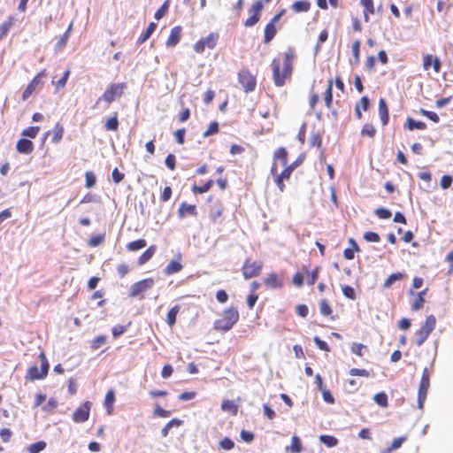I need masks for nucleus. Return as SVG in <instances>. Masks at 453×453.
<instances>
[{"instance_id":"f257e3e1","label":"nucleus","mask_w":453,"mask_h":453,"mask_svg":"<svg viewBox=\"0 0 453 453\" xmlns=\"http://www.w3.org/2000/svg\"><path fill=\"white\" fill-rule=\"evenodd\" d=\"M127 88V84L126 82L110 83L103 95L96 100L94 108H96L101 101H104L108 105L111 104L118 98H120Z\"/></svg>"},{"instance_id":"f03ea898","label":"nucleus","mask_w":453,"mask_h":453,"mask_svg":"<svg viewBox=\"0 0 453 453\" xmlns=\"http://www.w3.org/2000/svg\"><path fill=\"white\" fill-rule=\"evenodd\" d=\"M155 284L153 278L142 279L134 283L129 289L128 296L131 298H139L140 300L144 299V294L151 289Z\"/></svg>"},{"instance_id":"7ed1b4c3","label":"nucleus","mask_w":453,"mask_h":453,"mask_svg":"<svg viewBox=\"0 0 453 453\" xmlns=\"http://www.w3.org/2000/svg\"><path fill=\"white\" fill-rule=\"evenodd\" d=\"M272 65L275 85L278 87L284 85L285 80L291 76L293 69L292 63H283L282 72H280V64L278 59H274Z\"/></svg>"},{"instance_id":"20e7f679","label":"nucleus","mask_w":453,"mask_h":453,"mask_svg":"<svg viewBox=\"0 0 453 453\" xmlns=\"http://www.w3.org/2000/svg\"><path fill=\"white\" fill-rule=\"evenodd\" d=\"M48 75L46 69L40 71L27 85L25 89L22 92L21 99L22 101H27L33 93L40 87L43 85V79H45Z\"/></svg>"},{"instance_id":"39448f33","label":"nucleus","mask_w":453,"mask_h":453,"mask_svg":"<svg viewBox=\"0 0 453 453\" xmlns=\"http://www.w3.org/2000/svg\"><path fill=\"white\" fill-rule=\"evenodd\" d=\"M436 325V319L434 315L426 317L424 325L417 332L416 344L421 346L427 339L429 334L433 332Z\"/></svg>"},{"instance_id":"423d86ee","label":"nucleus","mask_w":453,"mask_h":453,"mask_svg":"<svg viewBox=\"0 0 453 453\" xmlns=\"http://www.w3.org/2000/svg\"><path fill=\"white\" fill-rule=\"evenodd\" d=\"M219 39V35L216 32H211L207 36L200 38L193 46L196 53H203L206 48L212 50L216 47Z\"/></svg>"},{"instance_id":"0eeeda50","label":"nucleus","mask_w":453,"mask_h":453,"mask_svg":"<svg viewBox=\"0 0 453 453\" xmlns=\"http://www.w3.org/2000/svg\"><path fill=\"white\" fill-rule=\"evenodd\" d=\"M238 82L243 88L245 93H250L255 90V75L251 72L243 67L238 72Z\"/></svg>"},{"instance_id":"6e6552de","label":"nucleus","mask_w":453,"mask_h":453,"mask_svg":"<svg viewBox=\"0 0 453 453\" xmlns=\"http://www.w3.org/2000/svg\"><path fill=\"white\" fill-rule=\"evenodd\" d=\"M92 402L87 400L81 403L73 411L72 419L74 423L81 424L88 420L92 408Z\"/></svg>"},{"instance_id":"1a4fd4ad","label":"nucleus","mask_w":453,"mask_h":453,"mask_svg":"<svg viewBox=\"0 0 453 453\" xmlns=\"http://www.w3.org/2000/svg\"><path fill=\"white\" fill-rule=\"evenodd\" d=\"M181 253L178 252L174 258H173L165 267L164 273L165 275H173L180 272L183 268V265L181 264Z\"/></svg>"},{"instance_id":"9d476101","label":"nucleus","mask_w":453,"mask_h":453,"mask_svg":"<svg viewBox=\"0 0 453 453\" xmlns=\"http://www.w3.org/2000/svg\"><path fill=\"white\" fill-rule=\"evenodd\" d=\"M182 36V27L181 26H175L173 27L171 31L170 35L165 42V46L168 49H172L176 47L179 42H180Z\"/></svg>"},{"instance_id":"9b49d317","label":"nucleus","mask_w":453,"mask_h":453,"mask_svg":"<svg viewBox=\"0 0 453 453\" xmlns=\"http://www.w3.org/2000/svg\"><path fill=\"white\" fill-rule=\"evenodd\" d=\"M15 149L19 154L30 155L34 151L35 144L30 139L20 137L16 142Z\"/></svg>"},{"instance_id":"f8f14e48","label":"nucleus","mask_w":453,"mask_h":453,"mask_svg":"<svg viewBox=\"0 0 453 453\" xmlns=\"http://www.w3.org/2000/svg\"><path fill=\"white\" fill-rule=\"evenodd\" d=\"M179 219H182L187 216H197V209L196 204H189L187 202L183 201L178 209L177 211Z\"/></svg>"},{"instance_id":"ddd939ff","label":"nucleus","mask_w":453,"mask_h":453,"mask_svg":"<svg viewBox=\"0 0 453 453\" xmlns=\"http://www.w3.org/2000/svg\"><path fill=\"white\" fill-rule=\"evenodd\" d=\"M430 386V380L421 379L418 391V407L423 409Z\"/></svg>"},{"instance_id":"4468645a","label":"nucleus","mask_w":453,"mask_h":453,"mask_svg":"<svg viewBox=\"0 0 453 453\" xmlns=\"http://www.w3.org/2000/svg\"><path fill=\"white\" fill-rule=\"evenodd\" d=\"M48 375L41 373V369L38 368L37 364L31 365L25 375L26 381H35L44 380Z\"/></svg>"},{"instance_id":"2eb2a0df","label":"nucleus","mask_w":453,"mask_h":453,"mask_svg":"<svg viewBox=\"0 0 453 453\" xmlns=\"http://www.w3.org/2000/svg\"><path fill=\"white\" fill-rule=\"evenodd\" d=\"M115 401L116 392L112 388H111L107 390L104 400V407L108 415H111L113 413Z\"/></svg>"},{"instance_id":"dca6fc26","label":"nucleus","mask_w":453,"mask_h":453,"mask_svg":"<svg viewBox=\"0 0 453 453\" xmlns=\"http://www.w3.org/2000/svg\"><path fill=\"white\" fill-rule=\"evenodd\" d=\"M157 27V23L154 21L150 22L147 28L141 33L140 36L136 40V45L140 46L147 42L156 31Z\"/></svg>"},{"instance_id":"f3484780","label":"nucleus","mask_w":453,"mask_h":453,"mask_svg":"<svg viewBox=\"0 0 453 453\" xmlns=\"http://www.w3.org/2000/svg\"><path fill=\"white\" fill-rule=\"evenodd\" d=\"M220 408L224 412H227L233 416L237 415L239 411V404L235 400L224 399L221 403Z\"/></svg>"},{"instance_id":"a211bd4d","label":"nucleus","mask_w":453,"mask_h":453,"mask_svg":"<svg viewBox=\"0 0 453 453\" xmlns=\"http://www.w3.org/2000/svg\"><path fill=\"white\" fill-rule=\"evenodd\" d=\"M157 249V247L155 244H151L150 246H149L138 257L137 264L139 265H143L144 264L149 262L155 255Z\"/></svg>"},{"instance_id":"6ab92c4d","label":"nucleus","mask_w":453,"mask_h":453,"mask_svg":"<svg viewBox=\"0 0 453 453\" xmlns=\"http://www.w3.org/2000/svg\"><path fill=\"white\" fill-rule=\"evenodd\" d=\"M47 447V442L43 440H39L29 445H27L22 449L23 453H40L43 451Z\"/></svg>"},{"instance_id":"aec40b11","label":"nucleus","mask_w":453,"mask_h":453,"mask_svg":"<svg viewBox=\"0 0 453 453\" xmlns=\"http://www.w3.org/2000/svg\"><path fill=\"white\" fill-rule=\"evenodd\" d=\"M180 305L175 304L169 309L166 313L165 322L170 326L173 327L177 321V315L180 312Z\"/></svg>"},{"instance_id":"412c9836","label":"nucleus","mask_w":453,"mask_h":453,"mask_svg":"<svg viewBox=\"0 0 453 453\" xmlns=\"http://www.w3.org/2000/svg\"><path fill=\"white\" fill-rule=\"evenodd\" d=\"M223 319L233 326L239 320V311L235 307H229L224 311Z\"/></svg>"},{"instance_id":"4be33fe9","label":"nucleus","mask_w":453,"mask_h":453,"mask_svg":"<svg viewBox=\"0 0 453 453\" xmlns=\"http://www.w3.org/2000/svg\"><path fill=\"white\" fill-rule=\"evenodd\" d=\"M379 115L383 126H386L389 120L388 108L384 98L379 101Z\"/></svg>"},{"instance_id":"5701e85b","label":"nucleus","mask_w":453,"mask_h":453,"mask_svg":"<svg viewBox=\"0 0 453 453\" xmlns=\"http://www.w3.org/2000/svg\"><path fill=\"white\" fill-rule=\"evenodd\" d=\"M214 184V180L212 179H209L207 180L203 185L199 186V185H196V183L192 185L191 187V191L193 192V194L195 195H197V194H203V193H206L208 192L213 186Z\"/></svg>"},{"instance_id":"b1692460","label":"nucleus","mask_w":453,"mask_h":453,"mask_svg":"<svg viewBox=\"0 0 453 453\" xmlns=\"http://www.w3.org/2000/svg\"><path fill=\"white\" fill-rule=\"evenodd\" d=\"M242 274L243 277L248 279H252L255 277V261L251 262L250 258H248L242 265Z\"/></svg>"},{"instance_id":"393cba45","label":"nucleus","mask_w":453,"mask_h":453,"mask_svg":"<svg viewBox=\"0 0 453 453\" xmlns=\"http://www.w3.org/2000/svg\"><path fill=\"white\" fill-rule=\"evenodd\" d=\"M119 121L118 118V112L115 111L105 120L104 127L107 131H117L119 129Z\"/></svg>"},{"instance_id":"a878e982","label":"nucleus","mask_w":453,"mask_h":453,"mask_svg":"<svg viewBox=\"0 0 453 453\" xmlns=\"http://www.w3.org/2000/svg\"><path fill=\"white\" fill-rule=\"evenodd\" d=\"M184 421L182 419H180L178 418H173L171 420H169L165 426L161 430V434L163 437H166L169 434V431L173 427H180L182 426Z\"/></svg>"},{"instance_id":"bb28decb","label":"nucleus","mask_w":453,"mask_h":453,"mask_svg":"<svg viewBox=\"0 0 453 453\" xmlns=\"http://www.w3.org/2000/svg\"><path fill=\"white\" fill-rule=\"evenodd\" d=\"M230 322L225 320L223 318L216 319L213 323V329L219 332L226 333L233 328Z\"/></svg>"},{"instance_id":"cd10ccee","label":"nucleus","mask_w":453,"mask_h":453,"mask_svg":"<svg viewBox=\"0 0 453 453\" xmlns=\"http://www.w3.org/2000/svg\"><path fill=\"white\" fill-rule=\"evenodd\" d=\"M404 127L410 131L415 129L424 130L426 128V124L423 121H418L411 117H408Z\"/></svg>"},{"instance_id":"c85d7f7f","label":"nucleus","mask_w":453,"mask_h":453,"mask_svg":"<svg viewBox=\"0 0 453 453\" xmlns=\"http://www.w3.org/2000/svg\"><path fill=\"white\" fill-rule=\"evenodd\" d=\"M170 5H171V0H165L161 4V6L155 12L154 19L156 20H160L165 16H166L167 13L169 12Z\"/></svg>"},{"instance_id":"c756f323","label":"nucleus","mask_w":453,"mask_h":453,"mask_svg":"<svg viewBox=\"0 0 453 453\" xmlns=\"http://www.w3.org/2000/svg\"><path fill=\"white\" fill-rule=\"evenodd\" d=\"M53 135L51 138V142L53 143H58L64 136L65 128L64 126L60 122H57L55 124L54 129H53Z\"/></svg>"},{"instance_id":"7c9ffc66","label":"nucleus","mask_w":453,"mask_h":453,"mask_svg":"<svg viewBox=\"0 0 453 453\" xmlns=\"http://www.w3.org/2000/svg\"><path fill=\"white\" fill-rule=\"evenodd\" d=\"M40 130L41 127L39 126H30L23 129L20 135L32 141V139L38 135Z\"/></svg>"},{"instance_id":"2f4dec72","label":"nucleus","mask_w":453,"mask_h":453,"mask_svg":"<svg viewBox=\"0 0 453 453\" xmlns=\"http://www.w3.org/2000/svg\"><path fill=\"white\" fill-rule=\"evenodd\" d=\"M147 246V241L143 238H140L132 242H129L127 244V249L128 251H138Z\"/></svg>"},{"instance_id":"473e14b6","label":"nucleus","mask_w":453,"mask_h":453,"mask_svg":"<svg viewBox=\"0 0 453 453\" xmlns=\"http://www.w3.org/2000/svg\"><path fill=\"white\" fill-rule=\"evenodd\" d=\"M132 321H129L127 325H116L111 327V335L113 339H118L123 335L128 328L131 326Z\"/></svg>"},{"instance_id":"72a5a7b5","label":"nucleus","mask_w":453,"mask_h":453,"mask_svg":"<svg viewBox=\"0 0 453 453\" xmlns=\"http://www.w3.org/2000/svg\"><path fill=\"white\" fill-rule=\"evenodd\" d=\"M104 241H105V234L104 233L92 234L88 241V245L89 247H93V248L99 247L104 242Z\"/></svg>"},{"instance_id":"f704fd0d","label":"nucleus","mask_w":453,"mask_h":453,"mask_svg":"<svg viewBox=\"0 0 453 453\" xmlns=\"http://www.w3.org/2000/svg\"><path fill=\"white\" fill-rule=\"evenodd\" d=\"M311 8V3L307 0H298L292 4V10L295 12H306Z\"/></svg>"},{"instance_id":"c9c22d12","label":"nucleus","mask_w":453,"mask_h":453,"mask_svg":"<svg viewBox=\"0 0 453 453\" xmlns=\"http://www.w3.org/2000/svg\"><path fill=\"white\" fill-rule=\"evenodd\" d=\"M85 176V188L88 189L93 188L96 185L97 178L93 171H87Z\"/></svg>"},{"instance_id":"e433bc0d","label":"nucleus","mask_w":453,"mask_h":453,"mask_svg":"<svg viewBox=\"0 0 453 453\" xmlns=\"http://www.w3.org/2000/svg\"><path fill=\"white\" fill-rule=\"evenodd\" d=\"M38 358L41 362V365H40V369H41V373H46L47 375L49 374V371H50V364L47 358V356L45 354V352L43 350H42L38 356Z\"/></svg>"},{"instance_id":"4c0bfd02","label":"nucleus","mask_w":453,"mask_h":453,"mask_svg":"<svg viewBox=\"0 0 453 453\" xmlns=\"http://www.w3.org/2000/svg\"><path fill=\"white\" fill-rule=\"evenodd\" d=\"M426 291H427V288H426L417 294V298L415 299V301L413 302V303L411 305L412 311H418L423 307V304L425 303L424 296L426 294Z\"/></svg>"},{"instance_id":"58836bf2","label":"nucleus","mask_w":453,"mask_h":453,"mask_svg":"<svg viewBox=\"0 0 453 453\" xmlns=\"http://www.w3.org/2000/svg\"><path fill=\"white\" fill-rule=\"evenodd\" d=\"M274 159L280 161L281 166H286L288 163V151L284 147H280L274 152Z\"/></svg>"},{"instance_id":"ea45409f","label":"nucleus","mask_w":453,"mask_h":453,"mask_svg":"<svg viewBox=\"0 0 453 453\" xmlns=\"http://www.w3.org/2000/svg\"><path fill=\"white\" fill-rule=\"evenodd\" d=\"M265 283L267 287L271 288H280L282 286L281 281L279 280L278 276L274 273L269 275L265 279Z\"/></svg>"},{"instance_id":"a19ab883","label":"nucleus","mask_w":453,"mask_h":453,"mask_svg":"<svg viewBox=\"0 0 453 453\" xmlns=\"http://www.w3.org/2000/svg\"><path fill=\"white\" fill-rule=\"evenodd\" d=\"M276 27L273 23H268L265 28V43L270 42L276 35Z\"/></svg>"},{"instance_id":"79ce46f5","label":"nucleus","mask_w":453,"mask_h":453,"mask_svg":"<svg viewBox=\"0 0 453 453\" xmlns=\"http://www.w3.org/2000/svg\"><path fill=\"white\" fill-rule=\"evenodd\" d=\"M13 25V18L10 17L6 21L0 25V41L7 36L12 26Z\"/></svg>"},{"instance_id":"37998d69","label":"nucleus","mask_w":453,"mask_h":453,"mask_svg":"<svg viewBox=\"0 0 453 453\" xmlns=\"http://www.w3.org/2000/svg\"><path fill=\"white\" fill-rule=\"evenodd\" d=\"M107 335L105 334H99L97 336H96L92 342H91V345H90V348L93 349V350H96L98 349L99 348H101L104 344L106 343L107 342Z\"/></svg>"},{"instance_id":"c03bdc74","label":"nucleus","mask_w":453,"mask_h":453,"mask_svg":"<svg viewBox=\"0 0 453 453\" xmlns=\"http://www.w3.org/2000/svg\"><path fill=\"white\" fill-rule=\"evenodd\" d=\"M404 277L402 273H394L390 274L385 280L383 287L385 288H390L395 281L401 280Z\"/></svg>"},{"instance_id":"a18cd8bd","label":"nucleus","mask_w":453,"mask_h":453,"mask_svg":"<svg viewBox=\"0 0 453 453\" xmlns=\"http://www.w3.org/2000/svg\"><path fill=\"white\" fill-rule=\"evenodd\" d=\"M325 104L328 109H331L333 104V81H328V85L325 92Z\"/></svg>"},{"instance_id":"49530a36","label":"nucleus","mask_w":453,"mask_h":453,"mask_svg":"<svg viewBox=\"0 0 453 453\" xmlns=\"http://www.w3.org/2000/svg\"><path fill=\"white\" fill-rule=\"evenodd\" d=\"M219 449L223 450H231L234 448V441L230 437H224L219 442Z\"/></svg>"},{"instance_id":"de8ad7c7","label":"nucleus","mask_w":453,"mask_h":453,"mask_svg":"<svg viewBox=\"0 0 453 453\" xmlns=\"http://www.w3.org/2000/svg\"><path fill=\"white\" fill-rule=\"evenodd\" d=\"M172 414L171 411L164 409L159 403H155L153 415L159 418H168Z\"/></svg>"},{"instance_id":"09e8293b","label":"nucleus","mask_w":453,"mask_h":453,"mask_svg":"<svg viewBox=\"0 0 453 453\" xmlns=\"http://www.w3.org/2000/svg\"><path fill=\"white\" fill-rule=\"evenodd\" d=\"M250 290L249 295L247 296V305L250 310H252L255 306V280L250 282Z\"/></svg>"},{"instance_id":"8fccbe9b","label":"nucleus","mask_w":453,"mask_h":453,"mask_svg":"<svg viewBox=\"0 0 453 453\" xmlns=\"http://www.w3.org/2000/svg\"><path fill=\"white\" fill-rule=\"evenodd\" d=\"M70 36L68 34H63L58 42L55 44L54 50L56 53L61 51L67 44Z\"/></svg>"},{"instance_id":"3c124183","label":"nucleus","mask_w":453,"mask_h":453,"mask_svg":"<svg viewBox=\"0 0 453 453\" xmlns=\"http://www.w3.org/2000/svg\"><path fill=\"white\" fill-rule=\"evenodd\" d=\"M187 130L185 127H180L173 133V136L178 144L182 145L185 143Z\"/></svg>"},{"instance_id":"603ef678","label":"nucleus","mask_w":453,"mask_h":453,"mask_svg":"<svg viewBox=\"0 0 453 453\" xmlns=\"http://www.w3.org/2000/svg\"><path fill=\"white\" fill-rule=\"evenodd\" d=\"M373 400L378 405L381 407L388 406V395L384 392L375 394V395L373 396Z\"/></svg>"},{"instance_id":"864d4df0","label":"nucleus","mask_w":453,"mask_h":453,"mask_svg":"<svg viewBox=\"0 0 453 453\" xmlns=\"http://www.w3.org/2000/svg\"><path fill=\"white\" fill-rule=\"evenodd\" d=\"M319 440L323 444L326 445L329 448L334 447L338 443V440L334 436H332V435H326V434L321 435L319 437Z\"/></svg>"},{"instance_id":"5fc2aeb1","label":"nucleus","mask_w":453,"mask_h":453,"mask_svg":"<svg viewBox=\"0 0 453 453\" xmlns=\"http://www.w3.org/2000/svg\"><path fill=\"white\" fill-rule=\"evenodd\" d=\"M289 449H291L293 453H299L301 451V449H302V443H301V440L297 436H293L292 437V443H291V445L286 447L287 450H288Z\"/></svg>"},{"instance_id":"6e6d98bb","label":"nucleus","mask_w":453,"mask_h":453,"mask_svg":"<svg viewBox=\"0 0 453 453\" xmlns=\"http://www.w3.org/2000/svg\"><path fill=\"white\" fill-rule=\"evenodd\" d=\"M245 27L255 26V2L249 8V18L244 22Z\"/></svg>"},{"instance_id":"4d7b16f0","label":"nucleus","mask_w":453,"mask_h":453,"mask_svg":"<svg viewBox=\"0 0 453 453\" xmlns=\"http://www.w3.org/2000/svg\"><path fill=\"white\" fill-rule=\"evenodd\" d=\"M240 438L242 441L250 443L255 439V434L251 431L242 429L240 433Z\"/></svg>"},{"instance_id":"13d9d810","label":"nucleus","mask_w":453,"mask_h":453,"mask_svg":"<svg viewBox=\"0 0 453 453\" xmlns=\"http://www.w3.org/2000/svg\"><path fill=\"white\" fill-rule=\"evenodd\" d=\"M419 113L421 115L426 117L427 119H429L430 120H432L434 123H438L440 120L438 114L434 111H430L425 110L423 108H420Z\"/></svg>"},{"instance_id":"bf43d9fd","label":"nucleus","mask_w":453,"mask_h":453,"mask_svg":"<svg viewBox=\"0 0 453 453\" xmlns=\"http://www.w3.org/2000/svg\"><path fill=\"white\" fill-rule=\"evenodd\" d=\"M342 294L344 295L345 297H347L350 300L356 299V297H357L356 291L351 286L344 285V286H342Z\"/></svg>"},{"instance_id":"052dcab7","label":"nucleus","mask_w":453,"mask_h":453,"mask_svg":"<svg viewBox=\"0 0 453 453\" xmlns=\"http://www.w3.org/2000/svg\"><path fill=\"white\" fill-rule=\"evenodd\" d=\"M374 213L381 219H388L392 216L391 211L383 207L376 209Z\"/></svg>"},{"instance_id":"680f3d73","label":"nucleus","mask_w":453,"mask_h":453,"mask_svg":"<svg viewBox=\"0 0 453 453\" xmlns=\"http://www.w3.org/2000/svg\"><path fill=\"white\" fill-rule=\"evenodd\" d=\"M165 165L170 170H174L176 167V157L173 153H169L165 158Z\"/></svg>"},{"instance_id":"e2e57ef3","label":"nucleus","mask_w":453,"mask_h":453,"mask_svg":"<svg viewBox=\"0 0 453 453\" xmlns=\"http://www.w3.org/2000/svg\"><path fill=\"white\" fill-rule=\"evenodd\" d=\"M319 311L323 316H329L332 313V308L328 304L326 299H323L319 303Z\"/></svg>"},{"instance_id":"0e129e2a","label":"nucleus","mask_w":453,"mask_h":453,"mask_svg":"<svg viewBox=\"0 0 453 453\" xmlns=\"http://www.w3.org/2000/svg\"><path fill=\"white\" fill-rule=\"evenodd\" d=\"M125 178V174L121 173L118 167H115L111 172V180L115 184L120 183Z\"/></svg>"},{"instance_id":"69168bd1","label":"nucleus","mask_w":453,"mask_h":453,"mask_svg":"<svg viewBox=\"0 0 453 453\" xmlns=\"http://www.w3.org/2000/svg\"><path fill=\"white\" fill-rule=\"evenodd\" d=\"M196 391H184L178 395V399L181 402L193 400L196 396Z\"/></svg>"},{"instance_id":"338daca9","label":"nucleus","mask_w":453,"mask_h":453,"mask_svg":"<svg viewBox=\"0 0 453 453\" xmlns=\"http://www.w3.org/2000/svg\"><path fill=\"white\" fill-rule=\"evenodd\" d=\"M58 405V401L54 397H50L47 403L42 407L43 411L49 412L55 410Z\"/></svg>"},{"instance_id":"774afa93","label":"nucleus","mask_w":453,"mask_h":453,"mask_svg":"<svg viewBox=\"0 0 453 453\" xmlns=\"http://www.w3.org/2000/svg\"><path fill=\"white\" fill-rule=\"evenodd\" d=\"M375 133H376V130H375L374 127L369 123L364 125V127L361 130L362 135H367L371 138H372L375 135Z\"/></svg>"}]
</instances>
